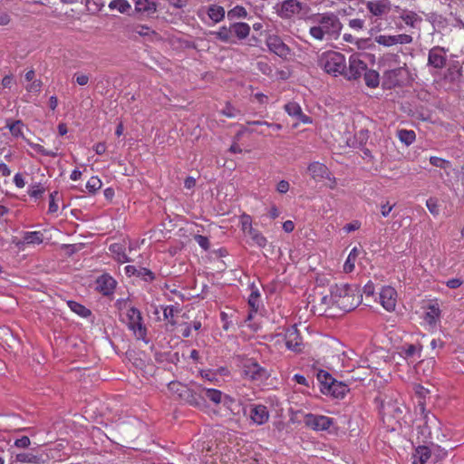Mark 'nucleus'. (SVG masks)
<instances>
[{"label":"nucleus","mask_w":464,"mask_h":464,"mask_svg":"<svg viewBox=\"0 0 464 464\" xmlns=\"http://www.w3.org/2000/svg\"><path fill=\"white\" fill-rule=\"evenodd\" d=\"M310 177L315 181H322L324 179L329 180V188L334 189L337 185L336 179L332 176L328 167L319 161L311 162L307 167Z\"/></svg>","instance_id":"6e6552de"},{"label":"nucleus","mask_w":464,"mask_h":464,"mask_svg":"<svg viewBox=\"0 0 464 464\" xmlns=\"http://www.w3.org/2000/svg\"><path fill=\"white\" fill-rule=\"evenodd\" d=\"M305 424L314 430H326L333 424L334 420L324 415L307 414L304 418Z\"/></svg>","instance_id":"4468645a"},{"label":"nucleus","mask_w":464,"mask_h":464,"mask_svg":"<svg viewBox=\"0 0 464 464\" xmlns=\"http://www.w3.org/2000/svg\"><path fill=\"white\" fill-rule=\"evenodd\" d=\"M31 445V440L28 436H23L14 441V446L18 449H28Z\"/></svg>","instance_id":"6e6d98bb"},{"label":"nucleus","mask_w":464,"mask_h":464,"mask_svg":"<svg viewBox=\"0 0 464 464\" xmlns=\"http://www.w3.org/2000/svg\"><path fill=\"white\" fill-rule=\"evenodd\" d=\"M213 35H215L216 39L219 40L220 42L229 44H236L237 40L234 36V34L232 32L231 26H221L217 32L212 33Z\"/></svg>","instance_id":"a878e982"},{"label":"nucleus","mask_w":464,"mask_h":464,"mask_svg":"<svg viewBox=\"0 0 464 464\" xmlns=\"http://www.w3.org/2000/svg\"><path fill=\"white\" fill-rule=\"evenodd\" d=\"M252 218L250 215L246 213H243L239 218L240 227L244 235H246L249 230H252L254 227L252 226Z\"/></svg>","instance_id":"c03bdc74"},{"label":"nucleus","mask_w":464,"mask_h":464,"mask_svg":"<svg viewBox=\"0 0 464 464\" xmlns=\"http://www.w3.org/2000/svg\"><path fill=\"white\" fill-rule=\"evenodd\" d=\"M324 376V380L322 381L327 392L331 393L335 398H343L346 393L349 392L348 386L342 382L334 380L330 374L324 372L323 375L321 373L318 374V379L321 380Z\"/></svg>","instance_id":"9d476101"},{"label":"nucleus","mask_w":464,"mask_h":464,"mask_svg":"<svg viewBox=\"0 0 464 464\" xmlns=\"http://www.w3.org/2000/svg\"><path fill=\"white\" fill-rule=\"evenodd\" d=\"M59 200V192L53 191L50 194V200H49V207H48V213L49 214H55L58 209V204L57 201Z\"/></svg>","instance_id":"49530a36"},{"label":"nucleus","mask_w":464,"mask_h":464,"mask_svg":"<svg viewBox=\"0 0 464 464\" xmlns=\"http://www.w3.org/2000/svg\"><path fill=\"white\" fill-rule=\"evenodd\" d=\"M447 62L446 50L440 46H434L429 51L428 65L436 69L445 67Z\"/></svg>","instance_id":"dca6fc26"},{"label":"nucleus","mask_w":464,"mask_h":464,"mask_svg":"<svg viewBox=\"0 0 464 464\" xmlns=\"http://www.w3.org/2000/svg\"><path fill=\"white\" fill-rule=\"evenodd\" d=\"M181 401L197 408L205 406V399L201 391L199 390V386L198 387V391L188 388L187 392L183 393V398Z\"/></svg>","instance_id":"4be33fe9"},{"label":"nucleus","mask_w":464,"mask_h":464,"mask_svg":"<svg viewBox=\"0 0 464 464\" xmlns=\"http://www.w3.org/2000/svg\"><path fill=\"white\" fill-rule=\"evenodd\" d=\"M246 236H248L251 239L250 242H248L252 246H256L259 248H265L267 245V239L266 237L257 229L253 228L252 230H249L246 234Z\"/></svg>","instance_id":"7c9ffc66"},{"label":"nucleus","mask_w":464,"mask_h":464,"mask_svg":"<svg viewBox=\"0 0 464 464\" xmlns=\"http://www.w3.org/2000/svg\"><path fill=\"white\" fill-rule=\"evenodd\" d=\"M44 241V234L41 231L25 232L23 237V241L16 243V246L21 248V245H40Z\"/></svg>","instance_id":"bb28decb"},{"label":"nucleus","mask_w":464,"mask_h":464,"mask_svg":"<svg viewBox=\"0 0 464 464\" xmlns=\"http://www.w3.org/2000/svg\"><path fill=\"white\" fill-rule=\"evenodd\" d=\"M113 259L121 264L130 263L132 261L126 253V246L124 243H112L109 246Z\"/></svg>","instance_id":"b1692460"},{"label":"nucleus","mask_w":464,"mask_h":464,"mask_svg":"<svg viewBox=\"0 0 464 464\" xmlns=\"http://www.w3.org/2000/svg\"><path fill=\"white\" fill-rule=\"evenodd\" d=\"M418 352L420 349L414 344H406L402 347V353L406 358L413 357Z\"/></svg>","instance_id":"4d7b16f0"},{"label":"nucleus","mask_w":464,"mask_h":464,"mask_svg":"<svg viewBox=\"0 0 464 464\" xmlns=\"http://www.w3.org/2000/svg\"><path fill=\"white\" fill-rule=\"evenodd\" d=\"M426 207L433 216H438L440 214V206L436 198H430L427 199Z\"/></svg>","instance_id":"603ef678"},{"label":"nucleus","mask_w":464,"mask_h":464,"mask_svg":"<svg viewBox=\"0 0 464 464\" xmlns=\"http://www.w3.org/2000/svg\"><path fill=\"white\" fill-rule=\"evenodd\" d=\"M135 9L138 13H143L147 15H150L156 13L157 4L150 0H136Z\"/></svg>","instance_id":"c85d7f7f"},{"label":"nucleus","mask_w":464,"mask_h":464,"mask_svg":"<svg viewBox=\"0 0 464 464\" xmlns=\"http://www.w3.org/2000/svg\"><path fill=\"white\" fill-rule=\"evenodd\" d=\"M220 113L227 118H235L237 117L238 111L236 110L230 103H227Z\"/></svg>","instance_id":"13d9d810"},{"label":"nucleus","mask_w":464,"mask_h":464,"mask_svg":"<svg viewBox=\"0 0 464 464\" xmlns=\"http://www.w3.org/2000/svg\"><path fill=\"white\" fill-rule=\"evenodd\" d=\"M168 389L171 394L176 395L179 400H182L183 393L187 392L188 387L179 382H170L168 384Z\"/></svg>","instance_id":"58836bf2"},{"label":"nucleus","mask_w":464,"mask_h":464,"mask_svg":"<svg viewBox=\"0 0 464 464\" xmlns=\"http://www.w3.org/2000/svg\"><path fill=\"white\" fill-rule=\"evenodd\" d=\"M374 40L378 44H381V45H383L386 47L395 45L394 35L381 34V35L376 36Z\"/></svg>","instance_id":"09e8293b"},{"label":"nucleus","mask_w":464,"mask_h":464,"mask_svg":"<svg viewBox=\"0 0 464 464\" xmlns=\"http://www.w3.org/2000/svg\"><path fill=\"white\" fill-rule=\"evenodd\" d=\"M367 10L374 16H382L390 13V0H372L366 3Z\"/></svg>","instance_id":"aec40b11"},{"label":"nucleus","mask_w":464,"mask_h":464,"mask_svg":"<svg viewBox=\"0 0 464 464\" xmlns=\"http://www.w3.org/2000/svg\"><path fill=\"white\" fill-rule=\"evenodd\" d=\"M247 303L250 311L248 312L246 322H250L254 318V315L257 313L261 305V295L256 287L252 286L251 294L248 296Z\"/></svg>","instance_id":"5701e85b"},{"label":"nucleus","mask_w":464,"mask_h":464,"mask_svg":"<svg viewBox=\"0 0 464 464\" xmlns=\"http://www.w3.org/2000/svg\"><path fill=\"white\" fill-rule=\"evenodd\" d=\"M269 411L267 407L263 404H254L250 406V420L256 425H263L269 420Z\"/></svg>","instance_id":"6ab92c4d"},{"label":"nucleus","mask_w":464,"mask_h":464,"mask_svg":"<svg viewBox=\"0 0 464 464\" xmlns=\"http://www.w3.org/2000/svg\"><path fill=\"white\" fill-rule=\"evenodd\" d=\"M360 227H361V222L358 221V220H354V221H353L351 223L346 224L343 227V230L346 233H351L353 231L358 230Z\"/></svg>","instance_id":"69168bd1"},{"label":"nucleus","mask_w":464,"mask_h":464,"mask_svg":"<svg viewBox=\"0 0 464 464\" xmlns=\"http://www.w3.org/2000/svg\"><path fill=\"white\" fill-rule=\"evenodd\" d=\"M318 64L325 72L334 77L343 76L346 68L344 54L335 51L324 52L318 60Z\"/></svg>","instance_id":"7ed1b4c3"},{"label":"nucleus","mask_w":464,"mask_h":464,"mask_svg":"<svg viewBox=\"0 0 464 464\" xmlns=\"http://www.w3.org/2000/svg\"><path fill=\"white\" fill-rule=\"evenodd\" d=\"M285 345L288 350L295 353L302 351L303 342L295 325L289 327L285 334Z\"/></svg>","instance_id":"2eb2a0df"},{"label":"nucleus","mask_w":464,"mask_h":464,"mask_svg":"<svg viewBox=\"0 0 464 464\" xmlns=\"http://www.w3.org/2000/svg\"><path fill=\"white\" fill-rule=\"evenodd\" d=\"M45 188L41 183H35L30 186L28 195L35 199L42 198L44 194Z\"/></svg>","instance_id":"a18cd8bd"},{"label":"nucleus","mask_w":464,"mask_h":464,"mask_svg":"<svg viewBox=\"0 0 464 464\" xmlns=\"http://www.w3.org/2000/svg\"><path fill=\"white\" fill-rule=\"evenodd\" d=\"M204 398H208L210 401L215 404H219L222 401L223 393L221 391L217 389H208L199 386Z\"/></svg>","instance_id":"473e14b6"},{"label":"nucleus","mask_w":464,"mask_h":464,"mask_svg":"<svg viewBox=\"0 0 464 464\" xmlns=\"http://www.w3.org/2000/svg\"><path fill=\"white\" fill-rule=\"evenodd\" d=\"M111 10H117L121 14H127L130 9L131 5L128 0H111L109 4Z\"/></svg>","instance_id":"ea45409f"},{"label":"nucleus","mask_w":464,"mask_h":464,"mask_svg":"<svg viewBox=\"0 0 464 464\" xmlns=\"http://www.w3.org/2000/svg\"><path fill=\"white\" fill-rule=\"evenodd\" d=\"M304 8V4L299 0H284L281 3L279 15L283 18H291L298 14Z\"/></svg>","instance_id":"f3484780"},{"label":"nucleus","mask_w":464,"mask_h":464,"mask_svg":"<svg viewBox=\"0 0 464 464\" xmlns=\"http://www.w3.org/2000/svg\"><path fill=\"white\" fill-rule=\"evenodd\" d=\"M102 186V182L97 176L91 177L86 183V188L91 194H95Z\"/></svg>","instance_id":"37998d69"},{"label":"nucleus","mask_w":464,"mask_h":464,"mask_svg":"<svg viewBox=\"0 0 464 464\" xmlns=\"http://www.w3.org/2000/svg\"><path fill=\"white\" fill-rule=\"evenodd\" d=\"M207 14L209 19L217 24L221 22L225 18V8L218 5H210L207 8Z\"/></svg>","instance_id":"c756f323"},{"label":"nucleus","mask_w":464,"mask_h":464,"mask_svg":"<svg viewBox=\"0 0 464 464\" xmlns=\"http://www.w3.org/2000/svg\"><path fill=\"white\" fill-rule=\"evenodd\" d=\"M431 456L429 447L419 446L413 455V464H425Z\"/></svg>","instance_id":"2f4dec72"},{"label":"nucleus","mask_w":464,"mask_h":464,"mask_svg":"<svg viewBox=\"0 0 464 464\" xmlns=\"http://www.w3.org/2000/svg\"><path fill=\"white\" fill-rule=\"evenodd\" d=\"M177 309L173 305H166L163 307V316L165 319L169 321V324L171 325H175L176 322L173 317Z\"/></svg>","instance_id":"3c124183"},{"label":"nucleus","mask_w":464,"mask_h":464,"mask_svg":"<svg viewBox=\"0 0 464 464\" xmlns=\"http://www.w3.org/2000/svg\"><path fill=\"white\" fill-rule=\"evenodd\" d=\"M335 298H334V286L329 290V294L321 295L314 299L313 311L318 315H324L326 317H334L336 314L334 313L335 310Z\"/></svg>","instance_id":"423d86ee"},{"label":"nucleus","mask_w":464,"mask_h":464,"mask_svg":"<svg viewBox=\"0 0 464 464\" xmlns=\"http://www.w3.org/2000/svg\"><path fill=\"white\" fill-rule=\"evenodd\" d=\"M401 19L411 27H415L417 24L422 21L421 16L414 11H403Z\"/></svg>","instance_id":"f704fd0d"},{"label":"nucleus","mask_w":464,"mask_h":464,"mask_svg":"<svg viewBox=\"0 0 464 464\" xmlns=\"http://www.w3.org/2000/svg\"><path fill=\"white\" fill-rule=\"evenodd\" d=\"M126 318L127 327L130 332H132L134 337L139 341H142L145 343H148V329L143 323L140 311L133 306L130 307L127 309Z\"/></svg>","instance_id":"20e7f679"},{"label":"nucleus","mask_w":464,"mask_h":464,"mask_svg":"<svg viewBox=\"0 0 464 464\" xmlns=\"http://www.w3.org/2000/svg\"><path fill=\"white\" fill-rule=\"evenodd\" d=\"M246 16L247 12L246 8L242 5H236L227 12V18L229 20L246 18Z\"/></svg>","instance_id":"79ce46f5"},{"label":"nucleus","mask_w":464,"mask_h":464,"mask_svg":"<svg viewBox=\"0 0 464 464\" xmlns=\"http://www.w3.org/2000/svg\"><path fill=\"white\" fill-rule=\"evenodd\" d=\"M423 320L431 327H435L440 322L441 310L437 301L430 303L424 308Z\"/></svg>","instance_id":"a211bd4d"},{"label":"nucleus","mask_w":464,"mask_h":464,"mask_svg":"<svg viewBox=\"0 0 464 464\" xmlns=\"http://www.w3.org/2000/svg\"><path fill=\"white\" fill-rule=\"evenodd\" d=\"M365 84L370 88H376L380 83L379 73L374 70H367L363 73Z\"/></svg>","instance_id":"e433bc0d"},{"label":"nucleus","mask_w":464,"mask_h":464,"mask_svg":"<svg viewBox=\"0 0 464 464\" xmlns=\"http://www.w3.org/2000/svg\"><path fill=\"white\" fill-rule=\"evenodd\" d=\"M349 26L356 31H360L364 27V21L360 18L351 19L349 21Z\"/></svg>","instance_id":"680f3d73"},{"label":"nucleus","mask_w":464,"mask_h":464,"mask_svg":"<svg viewBox=\"0 0 464 464\" xmlns=\"http://www.w3.org/2000/svg\"><path fill=\"white\" fill-rule=\"evenodd\" d=\"M242 372L244 378L258 383L264 382L270 377L269 371L253 359H247L244 362Z\"/></svg>","instance_id":"39448f33"},{"label":"nucleus","mask_w":464,"mask_h":464,"mask_svg":"<svg viewBox=\"0 0 464 464\" xmlns=\"http://www.w3.org/2000/svg\"><path fill=\"white\" fill-rule=\"evenodd\" d=\"M14 82V76L12 74L5 75L2 79V86L4 88H11Z\"/></svg>","instance_id":"774afa93"},{"label":"nucleus","mask_w":464,"mask_h":464,"mask_svg":"<svg viewBox=\"0 0 464 464\" xmlns=\"http://www.w3.org/2000/svg\"><path fill=\"white\" fill-rule=\"evenodd\" d=\"M397 137L401 142L404 143L406 146H410L416 140L415 131L411 130H399L397 132Z\"/></svg>","instance_id":"4c0bfd02"},{"label":"nucleus","mask_w":464,"mask_h":464,"mask_svg":"<svg viewBox=\"0 0 464 464\" xmlns=\"http://www.w3.org/2000/svg\"><path fill=\"white\" fill-rule=\"evenodd\" d=\"M51 458L43 450H30L15 454L9 464H47Z\"/></svg>","instance_id":"0eeeda50"},{"label":"nucleus","mask_w":464,"mask_h":464,"mask_svg":"<svg viewBox=\"0 0 464 464\" xmlns=\"http://www.w3.org/2000/svg\"><path fill=\"white\" fill-rule=\"evenodd\" d=\"M266 43L269 51L279 57L287 59L291 55V49L284 43L280 36L271 34L266 38Z\"/></svg>","instance_id":"f8f14e48"},{"label":"nucleus","mask_w":464,"mask_h":464,"mask_svg":"<svg viewBox=\"0 0 464 464\" xmlns=\"http://www.w3.org/2000/svg\"><path fill=\"white\" fill-rule=\"evenodd\" d=\"M230 26L237 42L246 39L250 34V26L246 23H233Z\"/></svg>","instance_id":"cd10ccee"},{"label":"nucleus","mask_w":464,"mask_h":464,"mask_svg":"<svg viewBox=\"0 0 464 464\" xmlns=\"http://www.w3.org/2000/svg\"><path fill=\"white\" fill-rule=\"evenodd\" d=\"M397 297V291L390 285L383 286L379 294L380 304L387 312L395 310Z\"/></svg>","instance_id":"ddd939ff"},{"label":"nucleus","mask_w":464,"mask_h":464,"mask_svg":"<svg viewBox=\"0 0 464 464\" xmlns=\"http://www.w3.org/2000/svg\"><path fill=\"white\" fill-rule=\"evenodd\" d=\"M395 206H396L395 203L391 204L389 201H385V202L381 203L380 210H381L382 216L383 218L389 217L391 212L392 211V209L394 208Z\"/></svg>","instance_id":"864d4df0"},{"label":"nucleus","mask_w":464,"mask_h":464,"mask_svg":"<svg viewBox=\"0 0 464 464\" xmlns=\"http://www.w3.org/2000/svg\"><path fill=\"white\" fill-rule=\"evenodd\" d=\"M367 69V64L360 57V54L353 53L349 57V65H346L343 77L348 81L359 79Z\"/></svg>","instance_id":"1a4fd4ad"},{"label":"nucleus","mask_w":464,"mask_h":464,"mask_svg":"<svg viewBox=\"0 0 464 464\" xmlns=\"http://www.w3.org/2000/svg\"><path fill=\"white\" fill-rule=\"evenodd\" d=\"M430 163L435 167H439L444 169L451 167L450 161L437 156H431L430 158Z\"/></svg>","instance_id":"8fccbe9b"},{"label":"nucleus","mask_w":464,"mask_h":464,"mask_svg":"<svg viewBox=\"0 0 464 464\" xmlns=\"http://www.w3.org/2000/svg\"><path fill=\"white\" fill-rule=\"evenodd\" d=\"M314 24L309 29V34L316 41L336 40L341 34L343 24L333 12H324L314 14L312 17Z\"/></svg>","instance_id":"f257e3e1"},{"label":"nucleus","mask_w":464,"mask_h":464,"mask_svg":"<svg viewBox=\"0 0 464 464\" xmlns=\"http://www.w3.org/2000/svg\"><path fill=\"white\" fill-rule=\"evenodd\" d=\"M67 305L73 313H75L76 314L82 318H87L92 314L90 309L75 301H68Z\"/></svg>","instance_id":"c9c22d12"},{"label":"nucleus","mask_w":464,"mask_h":464,"mask_svg":"<svg viewBox=\"0 0 464 464\" xmlns=\"http://www.w3.org/2000/svg\"><path fill=\"white\" fill-rule=\"evenodd\" d=\"M395 44H408L412 42V36L406 34L394 35Z\"/></svg>","instance_id":"bf43d9fd"},{"label":"nucleus","mask_w":464,"mask_h":464,"mask_svg":"<svg viewBox=\"0 0 464 464\" xmlns=\"http://www.w3.org/2000/svg\"><path fill=\"white\" fill-rule=\"evenodd\" d=\"M28 144L31 148H33L35 151L38 153L44 155V156H49L55 158L58 154L56 151L46 150L44 146L36 143H33L31 141H28Z\"/></svg>","instance_id":"de8ad7c7"},{"label":"nucleus","mask_w":464,"mask_h":464,"mask_svg":"<svg viewBox=\"0 0 464 464\" xmlns=\"http://www.w3.org/2000/svg\"><path fill=\"white\" fill-rule=\"evenodd\" d=\"M285 111L289 116L297 118L303 123L307 124L312 122L311 118L303 113L301 106L295 102L286 103L285 105Z\"/></svg>","instance_id":"393cba45"},{"label":"nucleus","mask_w":464,"mask_h":464,"mask_svg":"<svg viewBox=\"0 0 464 464\" xmlns=\"http://www.w3.org/2000/svg\"><path fill=\"white\" fill-rule=\"evenodd\" d=\"M43 86V82L40 79L34 80L28 84L25 89L28 92L39 93Z\"/></svg>","instance_id":"5fc2aeb1"},{"label":"nucleus","mask_w":464,"mask_h":464,"mask_svg":"<svg viewBox=\"0 0 464 464\" xmlns=\"http://www.w3.org/2000/svg\"><path fill=\"white\" fill-rule=\"evenodd\" d=\"M462 280L459 278H451L446 282V285L450 289H457L462 285Z\"/></svg>","instance_id":"338daca9"},{"label":"nucleus","mask_w":464,"mask_h":464,"mask_svg":"<svg viewBox=\"0 0 464 464\" xmlns=\"http://www.w3.org/2000/svg\"><path fill=\"white\" fill-rule=\"evenodd\" d=\"M24 127V124L20 120H17V121L7 120L6 121L5 128H7L10 130L12 136L14 138H19V137L24 138V132H23Z\"/></svg>","instance_id":"72a5a7b5"},{"label":"nucleus","mask_w":464,"mask_h":464,"mask_svg":"<svg viewBox=\"0 0 464 464\" xmlns=\"http://www.w3.org/2000/svg\"><path fill=\"white\" fill-rule=\"evenodd\" d=\"M290 188V184L288 181L283 179L280 180L276 185V191L280 194H285Z\"/></svg>","instance_id":"e2e57ef3"},{"label":"nucleus","mask_w":464,"mask_h":464,"mask_svg":"<svg viewBox=\"0 0 464 464\" xmlns=\"http://www.w3.org/2000/svg\"><path fill=\"white\" fill-rule=\"evenodd\" d=\"M74 77L76 83L81 86L87 85L90 80L89 76L84 73H75Z\"/></svg>","instance_id":"0e129e2a"},{"label":"nucleus","mask_w":464,"mask_h":464,"mask_svg":"<svg viewBox=\"0 0 464 464\" xmlns=\"http://www.w3.org/2000/svg\"><path fill=\"white\" fill-rule=\"evenodd\" d=\"M97 289L103 295H111L116 287V280L108 274L102 275L96 281Z\"/></svg>","instance_id":"412c9836"},{"label":"nucleus","mask_w":464,"mask_h":464,"mask_svg":"<svg viewBox=\"0 0 464 464\" xmlns=\"http://www.w3.org/2000/svg\"><path fill=\"white\" fill-rule=\"evenodd\" d=\"M195 240L199 245V246L202 247L204 250H208L210 246L209 240L205 236L197 235L195 236Z\"/></svg>","instance_id":"052dcab7"},{"label":"nucleus","mask_w":464,"mask_h":464,"mask_svg":"<svg viewBox=\"0 0 464 464\" xmlns=\"http://www.w3.org/2000/svg\"><path fill=\"white\" fill-rule=\"evenodd\" d=\"M381 412L382 414V420L384 422L388 421L389 425L392 420L398 422L402 417V409L397 401H384L381 407Z\"/></svg>","instance_id":"9b49d317"},{"label":"nucleus","mask_w":464,"mask_h":464,"mask_svg":"<svg viewBox=\"0 0 464 464\" xmlns=\"http://www.w3.org/2000/svg\"><path fill=\"white\" fill-rule=\"evenodd\" d=\"M357 256H358V250L356 247H353L350 251V253L343 264V272L344 273H352L354 270L355 261L357 259Z\"/></svg>","instance_id":"a19ab883"},{"label":"nucleus","mask_w":464,"mask_h":464,"mask_svg":"<svg viewBox=\"0 0 464 464\" xmlns=\"http://www.w3.org/2000/svg\"><path fill=\"white\" fill-rule=\"evenodd\" d=\"M334 298L336 309L343 313L355 309L362 301L356 289L346 284L334 285Z\"/></svg>","instance_id":"f03ea898"}]
</instances>
